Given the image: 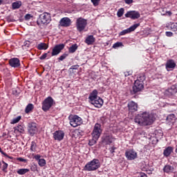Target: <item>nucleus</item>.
<instances>
[{"instance_id":"26","label":"nucleus","mask_w":177,"mask_h":177,"mask_svg":"<svg viewBox=\"0 0 177 177\" xmlns=\"http://www.w3.org/2000/svg\"><path fill=\"white\" fill-rule=\"evenodd\" d=\"M164 172H166V174H169L171 172H174V167L167 165L163 168Z\"/></svg>"},{"instance_id":"46","label":"nucleus","mask_w":177,"mask_h":177,"mask_svg":"<svg viewBox=\"0 0 177 177\" xmlns=\"http://www.w3.org/2000/svg\"><path fill=\"white\" fill-rule=\"evenodd\" d=\"M124 77H129V75H132V72L128 71V72H124Z\"/></svg>"},{"instance_id":"22","label":"nucleus","mask_w":177,"mask_h":177,"mask_svg":"<svg viewBox=\"0 0 177 177\" xmlns=\"http://www.w3.org/2000/svg\"><path fill=\"white\" fill-rule=\"evenodd\" d=\"M95 39L93 37V35H88L86 39H85V43L87 45H93V44L95 43Z\"/></svg>"},{"instance_id":"56","label":"nucleus","mask_w":177,"mask_h":177,"mask_svg":"<svg viewBox=\"0 0 177 177\" xmlns=\"http://www.w3.org/2000/svg\"><path fill=\"white\" fill-rule=\"evenodd\" d=\"M176 153H177V148L176 149Z\"/></svg>"},{"instance_id":"31","label":"nucleus","mask_w":177,"mask_h":177,"mask_svg":"<svg viewBox=\"0 0 177 177\" xmlns=\"http://www.w3.org/2000/svg\"><path fill=\"white\" fill-rule=\"evenodd\" d=\"M77 49H78V46L75 44H73L68 49L69 53H74V52H75V50H77Z\"/></svg>"},{"instance_id":"25","label":"nucleus","mask_w":177,"mask_h":177,"mask_svg":"<svg viewBox=\"0 0 177 177\" xmlns=\"http://www.w3.org/2000/svg\"><path fill=\"white\" fill-rule=\"evenodd\" d=\"M48 48H49V46L46 43H40L37 45V49H39V50H46Z\"/></svg>"},{"instance_id":"35","label":"nucleus","mask_w":177,"mask_h":177,"mask_svg":"<svg viewBox=\"0 0 177 177\" xmlns=\"http://www.w3.org/2000/svg\"><path fill=\"white\" fill-rule=\"evenodd\" d=\"M20 120H21V116H17V118L12 119V120L11 121V124H17V122H19Z\"/></svg>"},{"instance_id":"7","label":"nucleus","mask_w":177,"mask_h":177,"mask_svg":"<svg viewBox=\"0 0 177 177\" xmlns=\"http://www.w3.org/2000/svg\"><path fill=\"white\" fill-rule=\"evenodd\" d=\"M53 103L54 101L52 97H48L46 98L42 102L41 109L43 111H48L52 107V106H53Z\"/></svg>"},{"instance_id":"13","label":"nucleus","mask_w":177,"mask_h":177,"mask_svg":"<svg viewBox=\"0 0 177 177\" xmlns=\"http://www.w3.org/2000/svg\"><path fill=\"white\" fill-rule=\"evenodd\" d=\"M63 49H64V44H61L56 45L53 48V51L51 54L52 56H57V55H59V53H60V52H62Z\"/></svg>"},{"instance_id":"34","label":"nucleus","mask_w":177,"mask_h":177,"mask_svg":"<svg viewBox=\"0 0 177 177\" xmlns=\"http://www.w3.org/2000/svg\"><path fill=\"white\" fill-rule=\"evenodd\" d=\"M38 165L39 167H45V165H46V160H45L44 158L39 159L38 161Z\"/></svg>"},{"instance_id":"28","label":"nucleus","mask_w":177,"mask_h":177,"mask_svg":"<svg viewBox=\"0 0 177 177\" xmlns=\"http://www.w3.org/2000/svg\"><path fill=\"white\" fill-rule=\"evenodd\" d=\"M34 109V105L32 104H28L26 107L25 112L28 114L30 111H32Z\"/></svg>"},{"instance_id":"21","label":"nucleus","mask_w":177,"mask_h":177,"mask_svg":"<svg viewBox=\"0 0 177 177\" xmlns=\"http://www.w3.org/2000/svg\"><path fill=\"white\" fill-rule=\"evenodd\" d=\"M176 67V64L172 59H169L166 63V68L167 70H170V68H175Z\"/></svg>"},{"instance_id":"32","label":"nucleus","mask_w":177,"mask_h":177,"mask_svg":"<svg viewBox=\"0 0 177 177\" xmlns=\"http://www.w3.org/2000/svg\"><path fill=\"white\" fill-rule=\"evenodd\" d=\"M30 151H37V142L35 141H32L30 144Z\"/></svg>"},{"instance_id":"41","label":"nucleus","mask_w":177,"mask_h":177,"mask_svg":"<svg viewBox=\"0 0 177 177\" xmlns=\"http://www.w3.org/2000/svg\"><path fill=\"white\" fill-rule=\"evenodd\" d=\"M91 2L94 6H97V5H99V2H100V0H91Z\"/></svg>"},{"instance_id":"16","label":"nucleus","mask_w":177,"mask_h":177,"mask_svg":"<svg viewBox=\"0 0 177 177\" xmlns=\"http://www.w3.org/2000/svg\"><path fill=\"white\" fill-rule=\"evenodd\" d=\"M9 64L15 68L20 67V59L19 58H12L9 60Z\"/></svg>"},{"instance_id":"38","label":"nucleus","mask_w":177,"mask_h":177,"mask_svg":"<svg viewBox=\"0 0 177 177\" xmlns=\"http://www.w3.org/2000/svg\"><path fill=\"white\" fill-rule=\"evenodd\" d=\"M145 80H146V77H145V75H142L140 76L136 81H139V82H140L141 84H143V82H145Z\"/></svg>"},{"instance_id":"30","label":"nucleus","mask_w":177,"mask_h":177,"mask_svg":"<svg viewBox=\"0 0 177 177\" xmlns=\"http://www.w3.org/2000/svg\"><path fill=\"white\" fill-rule=\"evenodd\" d=\"M12 9H19L21 6V1H15L12 4Z\"/></svg>"},{"instance_id":"4","label":"nucleus","mask_w":177,"mask_h":177,"mask_svg":"<svg viewBox=\"0 0 177 177\" xmlns=\"http://www.w3.org/2000/svg\"><path fill=\"white\" fill-rule=\"evenodd\" d=\"M52 20L50 17V14L48 12H44L39 15V19H37L38 26H42V24H49Z\"/></svg>"},{"instance_id":"51","label":"nucleus","mask_w":177,"mask_h":177,"mask_svg":"<svg viewBox=\"0 0 177 177\" xmlns=\"http://www.w3.org/2000/svg\"><path fill=\"white\" fill-rule=\"evenodd\" d=\"M138 177H147V175L145 173H140Z\"/></svg>"},{"instance_id":"1","label":"nucleus","mask_w":177,"mask_h":177,"mask_svg":"<svg viewBox=\"0 0 177 177\" xmlns=\"http://www.w3.org/2000/svg\"><path fill=\"white\" fill-rule=\"evenodd\" d=\"M156 121L154 114L144 112L142 114L137 115L134 118V122L140 125V127H146L151 125Z\"/></svg>"},{"instance_id":"33","label":"nucleus","mask_w":177,"mask_h":177,"mask_svg":"<svg viewBox=\"0 0 177 177\" xmlns=\"http://www.w3.org/2000/svg\"><path fill=\"white\" fill-rule=\"evenodd\" d=\"M169 26H170V30H171L174 32H177V22L171 23Z\"/></svg>"},{"instance_id":"54","label":"nucleus","mask_w":177,"mask_h":177,"mask_svg":"<svg viewBox=\"0 0 177 177\" xmlns=\"http://www.w3.org/2000/svg\"><path fill=\"white\" fill-rule=\"evenodd\" d=\"M143 133H144L143 131H140V132H138V134H139V135H143Z\"/></svg>"},{"instance_id":"5","label":"nucleus","mask_w":177,"mask_h":177,"mask_svg":"<svg viewBox=\"0 0 177 177\" xmlns=\"http://www.w3.org/2000/svg\"><path fill=\"white\" fill-rule=\"evenodd\" d=\"M69 124L73 128L76 127H80L82 124V119L77 115H70L68 116Z\"/></svg>"},{"instance_id":"49","label":"nucleus","mask_w":177,"mask_h":177,"mask_svg":"<svg viewBox=\"0 0 177 177\" xmlns=\"http://www.w3.org/2000/svg\"><path fill=\"white\" fill-rule=\"evenodd\" d=\"M125 3H127V5H131L132 2H133V0H124Z\"/></svg>"},{"instance_id":"20","label":"nucleus","mask_w":177,"mask_h":177,"mask_svg":"<svg viewBox=\"0 0 177 177\" xmlns=\"http://www.w3.org/2000/svg\"><path fill=\"white\" fill-rule=\"evenodd\" d=\"M100 97L97 96V90L95 89L91 93V94L88 97V99H89L90 103H91V102H93L95 100L99 99Z\"/></svg>"},{"instance_id":"50","label":"nucleus","mask_w":177,"mask_h":177,"mask_svg":"<svg viewBox=\"0 0 177 177\" xmlns=\"http://www.w3.org/2000/svg\"><path fill=\"white\" fill-rule=\"evenodd\" d=\"M78 67H79L78 65H75V66H72L71 68L72 70H77Z\"/></svg>"},{"instance_id":"52","label":"nucleus","mask_w":177,"mask_h":177,"mask_svg":"<svg viewBox=\"0 0 177 177\" xmlns=\"http://www.w3.org/2000/svg\"><path fill=\"white\" fill-rule=\"evenodd\" d=\"M114 150H115V147H112L111 149H110V152L111 153H114Z\"/></svg>"},{"instance_id":"23","label":"nucleus","mask_w":177,"mask_h":177,"mask_svg":"<svg viewBox=\"0 0 177 177\" xmlns=\"http://www.w3.org/2000/svg\"><path fill=\"white\" fill-rule=\"evenodd\" d=\"M15 133H24V126L19 124L15 127Z\"/></svg>"},{"instance_id":"36","label":"nucleus","mask_w":177,"mask_h":177,"mask_svg":"<svg viewBox=\"0 0 177 177\" xmlns=\"http://www.w3.org/2000/svg\"><path fill=\"white\" fill-rule=\"evenodd\" d=\"M124 15V8H120L117 12L118 17H122Z\"/></svg>"},{"instance_id":"9","label":"nucleus","mask_w":177,"mask_h":177,"mask_svg":"<svg viewBox=\"0 0 177 177\" xmlns=\"http://www.w3.org/2000/svg\"><path fill=\"white\" fill-rule=\"evenodd\" d=\"M28 131L30 135H31V136H34V135H35V133H37L38 131V128L37 127V123L35 122L28 123Z\"/></svg>"},{"instance_id":"11","label":"nucleus","mask_w":177,"mask_h":177,"mask_svg":"<svg viewBox=\"0 0 177 177\" xmlns=\"http://www.w3.org/2000/svg\"><path fill=\"white\" fill-rule=\"evenodd\" d=\"M53 138L55 140L61 142V140L64 139V131L62 130L56 131L55 133H53Z\"/></svg>"},{"instance_id":"8","label":"nucleus","mask_w":177,"mask_h":177,"mask_svg":"<svg viewBox=\"0 0 177 177\" xmlns=\"http://www.w3.org/2000/svg\"><path fill=\"white\" fill-rule=\"evenodd\" d=\"M143 88V84L139 82V80H136L134 82V85L133 86V91H131V93H138V92H140V91H142Z\"/></svg>"},{"instance_id":"44","label":"nucleus","mask_w":177,"mask_h":177,"mask_svg":"<svg viewBox=\"0 0 177 177\" xmlns=\"http://www.w3.org/2000/svg\"><path fill=\"white\" fill-rule=\"evenodd\" d=\"M30 44L31 43L30 42V41H24V46H26L27 48H28L30 46Z\"/></svg>"},{"instance_id":"17","label":"nucleus","mask_w":177,"mask_h":177,"mask_svg":"<svg viewBox=\"0 0 177 177\" xmlns=\"http://www.w3.org/2000/svg\"><path fill=\"white\" fill-rule=\"evenodd\" d=\"M128 108L131 113H135V111H138V104L133 101H131L128 103Z\"/></svg>"},{"instance_id":"15","label":"nucleus","mask_w":177,"mask_h":177,"mask_svg":"<svg viewBox=\"0 0 177 177\" xmlns=\"http://www.w3.org/2000/svg\"><path fill=\"white\" fill-rule=\"evenodd\" d=\"M62 27H70L71 26V19L68 17H64L59 21Z\"/></svg>"},{"instance_id":"24","label":"nucleus","mask_w":177,"mask_h":177,"mask_svg":"<svg viewBox=\"0 0 177 177\" xmlns=\"http://www.w3.org/2000/svg\"><path fill=\"white\" fill-rule=\"evenodd\" d=\"M174 151V148L171 147H168L164 150L163 154L165 157H169L171 156V153Z\"/></svg>"},{"instance_id":"19","label":"nucleus","mask_w":177,"mask_h":177,"mask_svg":"<svg viewBox=\"0 0 177 177\" xmlns=\"http://www.w3.org/2000/svg\"><path fill=\"white\" fill-rule=\"evenodd\" d=\"M114 140V138L111 136H104L102 137V142L104 143V145H110L113 143V141Z\"/></svg>"},{"instance_id":"18","label":"nucleus","mask_w":177,"mask_h":177,"mask_svg":"<svg viewBox=\"0 0 177 177\" xmlns=\"http://www.w3.org/2000/svg\"><path fill=\"white\" fill-rule=\"evenodd\" d=\"M93 106L95 107H97V109H100L102 106H103V99L101 97L94 100L93 101H91V102Z\"/></svg>"},{"instance_id":"43","label":"nucleus","mask_w":177,"mask_h":177,"mask_svg":"<svg viewBox=\"0 0 177 177\" xmlns=\"http://www.w3.org/2000/svg\"><path fill=\"white\" fill-rule=\"evenodd\" d=\"M165 35L166 37H174V33L172 32H166Z\"/></svg>"},{"instance_id":"2","label":"nucleus","mask_w":177,"mask_h":177,"mask_svg":"<svg viewBox=\"0 0 177 177\" xmlns=\"http://www.w3.org/2000/svg\"><path fill=\"white\" fill-rule=\"evenodd\" d=\"M100 167V161L99 159L94 158L93 160L88 162L83 170L87 171L88 172H91L93 171H96V169H99V167Z\"/></svg>"},{"instance_id":"3","label":"nucleus","mask_w":177,"mask_h":177,"mask_svg":"<svg viewBox=\"0 0 177 177\" xmlns=\"http://www.w3.org/2000/svg\"><path fill=\"white\" fill-rule=\"evenodd\" d=\"M100 135H102V125L99 123H96L94 126V129L92 133L93 140L89 144L92 146L96 143L97 139L100 138Z\"/></svg>"},{"instance_id":"39","label":"nucleus","mask_w":177,"mask_h":177,"mask_svg":"<svg viewBox=\"0 0 177 177\" xmlns=\"http://www.w3.org/2000/svg\"><path fill=\"white\" fill-rule=\"evenodd\" d=\"M120 46H122V44L121 42H116L113 45V49H117V48H120Z\"/></svg>"},{"instance_id":"47","label":"nucleus","mask_w":177,"mask_h":177,"mask_svg":"<svg viewBox=\"0 0 177 177\" xmlns=\"http://www.w3.org/2000/svg\"><path fill=\"white\" fill-rule=\"evenodd\" d=\"M34 158L36 159L37 161H39V160H41V155H35Z\"/></svg>"},{"instance_id":"48","label":"nucleus","mask_w":177,"mask_h":177,"mask_svg":"<svg viewBox=\"0 0 177 177\" xmlns=\"http://www.w3.org/2000/svg\"><path fill=\"white\" fill-rule=\"evenodd\" d=\"M32 16L30 14H27L26 15H25V19L26 20H30V19H31Z\"/></svg>"},{"instance_id":"10","label":"nucleus","mask_w":177,"mask_h":177,"mask_svg":"<svg viewBox=\"0 0 177 177\" xmlns=\"http://www.w3.org/2000/svg\"><path fill=\"white\" fill-rule=\"evenodd\" d=\"M125 17H129V19H132V20H136V19L140 17V13L135 10L129 11L125 14Z\"/></svg>"},{"instance_id":"12","label":"nucleus","mask_w":177,"mask_h":177,"mask_svg":"<svg viewBox=\"0 0 177 177\" xmlns=\"http://www.w3.org/2000/svg\"><path fill=\"white\" fill-rule=\"evenodd\" d=\"M139 26H140V24H135L130 28L121 31L119 35H125L126 34H129V32H132V31H134L136 29H137Z\"/></svg>"},{"instance_id":"40","label":"nucleus","mask_w":177,"mask_h":177,"mask_svg":"<svg viewBox=\"0 0 177 177\" xmlns=\"http://www.w3.org/2000/svg\"><path fill=\"white\" fill-rule=\"evenodd\" d=\"M68 55L67 54H64L62 55H61L58 59L60 61V62H63V60H64V59H66Z\"/></svg>"},{"instance_id":"37","label":"nucleus","mask_w":177,"mask_h":177,"mask_svg":"<svg viewBox=\"0 0 177 177\" xmlns=\"http://www.w3.org/2000/svg\"><path fill=\"white\" fill-rule=\"evenodd\" d=\"M2 171H3V172H6V169H8V163L5 162V161H2Z\"/></svg>"},{"instance_id":"42","label":"nucleus","mask_w":177,"mask_h":177,"mask_svg":"<svg viewBox=\"0 0 177 177\" xmlns=\"http://www.w3.org/2000/svg\"><path fill=\"white\" fill-rule=\"evenodd\" d=\"M17 161H20L21 162H27V159H24L23 158H17Z\"/></svg>"},{"instance_id":"27","label":"nucleus","mask_w":177,"mask_h":177,"mask_svg":"<svg viewBox=\"0 0 177 177\" xmlns=\"http://www.w3.org/2000/svg\"><path fill=\"white\" fill-rule=\"evenodd\" d=\"M28 172H30V169H19L17 170V174L18 175H26Z\"/></svg>"},{"instance_id":"29","label":"nucleus","mask_w":177,"mask_h":177,"mask_svg":"<svg viewBox=\"0 0 177 177\" xmlns=\"http://www.w3.org/2000/svg\"><path fill=\"white\" fill-rule=\"evenodd\" d=\"M167 121L174 123L175 121H176V117H175V115L174 114H170L167 116Z\"/></svg>"},{"instance_id":"55","label":"nucleus","mask_w":177,"mask_h":177,"mask_svg":"<svg viewBox=\"0 0 177 177\" xmlns=\"http://www.w3.org/2000/svg\"><path fill=\"white\" fill-rule=\"evenodd\" d=\"M1 3H2V0H0V5H1Z\"/></svg>"},{"instance_id":"53","label":"nucleus","mask_w":177,"mask_h":177,"mask_svg":"<svg viewBox=\"0 0 177 177\" xmlns=\"http://www.w3.org/2000/svg\"><path fill=\"white\" fill-rule=\"evenodd\" d=\"M166 13L167 15H168V16H171V15H172V12H171V11H168Z\"/></svg>"},{"instance_id":"6","label":"nucleus","mask_w":177,"mask_h":177,"mask_svg":"<svg viewBox=\"0 0 177 177\" xmlns=\"http://www.w3.org/2000/svg\"><path fill=\"white\" fill-rule=\"evenodd\" d=\"M86 24H88L86 19L82 17L78 18L76 20V28L77 31H79V32L84 31L86 27Z\"/></svg>"},{"instance_id":"45","label":"nucleus","mask_w":177,"mask_h":177,"mask_svg":"<svg viewBox=\"0 0 177 177\" xmlns=\"http://www.w3.org/2000/svg\"><path fill=\"white\" fill-rule=\"evenodd\" d=\"M48 56V53H44L43 54L41 57H40V59L41 60H44V59H46Z\"/></svg>"},{"instance_id":"14","label":"nucleus","mask_w":177,"mask_h":177,"mask_svg":"<svg viewBox=\"0 0 177 177\" xmlns=\"http://www.w3.org/2000/svg\"><path fill=\"white\" fill-rule=\"evenodd\" d=\"M125 156L127 160H135L138 157V153L133 151V149H130L125 152Z\"/></svg>"}]
</instances>
